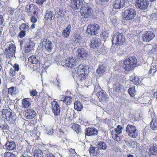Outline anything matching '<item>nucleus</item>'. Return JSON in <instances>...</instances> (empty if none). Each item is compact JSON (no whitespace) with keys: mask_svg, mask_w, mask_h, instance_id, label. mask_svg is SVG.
<instances>
[{"mask_svg":"<svg viewBox=\"0 0 157 157\" xmlns=\"http://www.w3.org/2000/svg\"><path fill=\"white\" fill-rule=\"evenodd\" d=\"M37 7L33 4H30L26 6L25 10L28 16H30V20L31 22L35 23L37 21L36 16L38 14Z\"/></svg>","mask_w":157,"mask_h":157,"instance_id":"obj_1","label":"nucleus"},{"mask_svg":"<svg viewBox=\"0 0 157 157\" xmlns=\"http://www.w3.org/2000/svg\"><path fill=\"white\" fill-rule=\"evenodd\" d=\"M137 59L134 56L127 58L123 62L122 67L126 71L132 70L136 67Z\"/></svg>","mask_w":157,"mask_h":157,"instance_id":"obj_2","label":"nucleus"},{"mask_svg":"<svg viewBox=\"0 0 157 157\" xmlns=\"http://www.w3.org/2000/svg\"><path fill=\"white\" fill-rule=\"evenodd\" d=\"M2 117L6 119L7 121L10 124L14 123L16 119V116L14 112L11 110L3 109L2 111Z\"/></svg>","mask_w":157,"mask_h":157,"instance_id":"obj_3","label":"nucleus"},{"mask_svg":"<svg viewBox=\"0 0 157 157\" xmlns=\"http://www.w3.org/2000/svg\"><path fill=\"white\" fill-rule=\"evenodd\" d=\"M93 10L89 6H82L80 10L81 16L83 18H88L91 17L93 14Z\"/></svg>","mask_w":157,"mask_h":157,"instance_id":"obj_4","label":"nucleus"},{"mask_svg":"<svg viewBox=\"0 0 157 157\" xmlns=\"http://www.w3.org/2000/svg\"><path fill=\"white\" fill-rule=\"evenodd\" d=\"M125 41V38L123 33L116 32L113 37L112 43L115 45H122Z\"/></svg>","mask_w":157,"mask_h":157,"instance_id":"obj_5","label":"nucleus"},{"mask_svg":"<svg viewBox=\"0 0 157 157\" xmlns=\"http://www.w3.org/2000/svg\"><path fill=\"white\" fill-rule=\"evenodd\" d=\"M122 127L120 125H118L117 128L111 131V135L113 139L116 141H119L121 140V134L122 133Z\"/></svg>","mask_w":157,"mask_h":157,"instance_id":"obj_6","label":"nucleus"},{"mask_svg":"<svg viewBox=\"0 0 157 157\" xmlns=\"http://www.w3.org/2000/svg\"><path fill=\"white\" fill-rule=\"evenodd\" d=\"M124 19L128 21H131L135 17L136 11L135 9L129 8L125 10L123 13Z\"/></svg>","mask_w":157,"mask_h":157,"instance_id":"obj_7","label":"nucleus"},{"mask_svg":"<svg viewBox=\"0 0 157 157\" xmlns=\"http://www.w3.org/2000/svg\"><path fill=\"white\" fill-rule=\"evenodd\" d=\"M100 28V26L97 24H90L87 26L86 32L90 36L95 35L98 33Z\"/></svg>","mask_w":157,"mask_h":157,"instance_id":"obj_8","label":"nucleus"},{"mask_svg":"<svg viewBox=\"0 0 157 157\" xmlns=\"http://www.w3.org/2000/svg\"><path fill=\"white\" fill-rule=\"evenodd\" d=\"M126 131L128 135L130 137L135 138L138 136V132L136 127L133 125L128 124L127 125Z\"/></svg>","mask_w":157,"mask_h":157,"instance_id":"obj_9","label":"nucleus"},{"mask_svg":"<svg viewBox=\"0 0 157 157\" xmlns=\"http://www.w3.org/2000/svg\"><path fill=\"white\" fill-rule=\"evenodd\" d=\"M155 36L153 32L150 31H145L142 34V40L144 42H148L153 40Z\"/></svg>","mask_w":157,"mask_h":157,"instance_id":"obj_10","label":"nucleus"},{"mask_svg":"<svg viewBox=\"0 0 157 157\" xmlns=\"http://www.w3.org/2000/svg\"><path fill=\"white\" fill-rule=\"evenodd\" d=\"M51 104L52 109L54 115L56 116H59L60 113V105L58 102L56 101V99H54Z\"/></svg>","mask_w":157,"mask_h":157,"instance_id":"obj_11","label":"nucleus"},{"mask_svg":"<svg viewBox=\"0 0 157 157\" xmlns=\"http://www.w3.org/2000/svg\"><path fill=\"white\" fill-rule=\"evenodd\" d=\"M42 43V47L48 52H51L53 48L52 41L46 38L44 39Z\"/></svg>","mask_w":157,"mask_h":157,"instance_id":"obj_12","label":"nucleus"},{"mask_svg":"<svg viewBox=\"0 0 157 157\" xmlns=\"http://www.w3.org/2000/svg\"><path fill=\"white\" fill-rule=\"evenodd\" d=\"M63 66L69 68H74L76 65L77 62L73 57H68L65 60L63 63Z\"/></svg>","mask_w":157,"mask_h":157,"instance_id":"obj_13","label":"nucleus"},{"mask_svg":"<svg viewBox=\"0 0 157 157\" xmlns=\"http://www.w3.org/2000/svg\"><path fill=\"white\" fill-rule=\"evenodd\" d=\"M148 4L147 0H137L136 2L135 6L137 8L144 10L147 8Z\"/></svg>","mask_w":157,"mask_h":157,"instance_id":"obj_14","label":"nucleus"},{"mask_svg":"<svg viewBox=\"0 0 157 157\" xmlns=\"http://www.w3.org/2000/svg\"><path fill=\"white\" fill-rule=\"evenodd\" d=\"M98 132L94 127H89L85 130V136H95L97 135Z\"/></svg>","mask_w":157,"mask_h":157,"instance_id":"obj_15","label":"nucleus"},{"mask_svg":"<svg viewBox=\"0 0 157 157\" xmlns=\"http://www.w3.org/2000/svg\"><path fill=\"white\" fill-rule=\"evenodd\" d=\"M125 3V0H114L113 2V8L116 9H119L123 8Z\"/></svg>","mask_w":157,"mask_h":157,"instance_id":"obj_16","label":"nucleus"},{"mask_svg":"<svg viewBox=\"0 0 157 157\" xmlns=\"http://www.w3.org/2000/svg\"><path fill=\"white\" fill-rule=\"evenodd\" d=\"M36 115V112L32 109H28L25 111V117L28 119L30 120L34 118Z\"/></svg>","mask_w":157,"mask_h":157,"instance_id":"obj_17","label":"nucleus"},{"mask_svg":"<svg viewBox=\"0 0 157 157\" xmlns=\"http://www.w3.org/2000/svg\"><path fill=\"white\" fill-rule=\"evenodd\" d=\"M33 45L30 40H29L25 42L24 47V51L26 53L30 52L33 50Z\"/></svg>","mask_w":157,"mask_h":157,"instance_id":"obj_18","label":"nucleus"},{"mask_svg":"<svg viewBox=\"0 0 157 157\" xmlns=\"http://www.w3.org/2000/svg\"><path fill=\"white\" fill-rule=\"evenodd\" d=\"M78 1H76L75 0L71 1L70 6L74 10L78 9L79 8L78 7H80V6H82L83 5L82 0H78Z\"/></svg>","mask_w":157,"mask_h":157,"instance_id":"obj_19","label":"nucleus"},{"mask_svg":"<svg viewBox=\"0 0 157 157\" xmlns=\"http://www.w3.org/2000/svg\"><path fill=\"white\" fill-rule=\"evenodd\" d=\"M76 54L78 58L83 59L86 57L87 53L84 48H80L77 49L76 52Z\"/></svg>","mask_w":157,"mask_h":157,"instance_id":"obj_20","label":"nucleus"},{"mask_svg":"<svg viewBox=\"0 0 157 157\" xmlns=\"http://www.w3.org/2000/svg\"><path fill=\"white\" fill-rule=\"evenodd\" d=\"M97 95L100 101L103 102L106 101L107 100V95L106 93L104 92V91L101 90V91L98 92Z\"/></svg>","mask_w":157,"mask_h":157,"instance_id":"obj_21","label":"nucleus"},{"mask_svg":"<svg viewBox=\"0 0 157 157\" xmlns=\"http://www.w3.org/2000/svg\"><path fill=\"white\" fill-rule=\"evenodd\" d=\"M72 97L71 96H65L63 95H61V101L63 102H65L67 105H69L72 103Z\"/></svg>","mask_w":157,"mask_h":157,"instance_id":"obj_22","label":"nucleus"},{"mask_svg":"<svg viewBox=\"0 0 157 157\" xmlns=\"http://www.w3.org/2000/svg\"><path fill=\"white\" fill-rule=\"evenodd\" d=\"M100 42L99 41L98 39L95 37L92 38L91 40L90 47L91 48L94 49L98 47H99V45L100 44Z\"/></svg>","mask_w":157,"mask_h":157,"instance_id":"obj_23","label":"nucleus"},{"mask_svg":"<svg viewBox=\"0 0 157 157\" xmlns=\"http://www.w3.org/2000/svg\"><path fill=\"white\" fill-rule=\"evenodd\" d=\"M31 105L30 99L29 98H23L22 101V106L24 108H26L29 107Z\"/></svg>","mask_w":157,"mask_h":157,"instance_id":"obj_24","label":"nucleus"},{"mask_svg":"<svg viewBox=\"0 0 157 157\" xmlns=\"http://www.w3.org/2000/svg\"><path fill=\"white\" fill-rule=\"evenodd\" d=\"M71 26L69 25L65 29H64L62 32V34L64 38H67L69 37L70 32L71 31Z\"/></svg>","mask_w":157,"mask_h":157,"instance_id":"obj_25","label":"nucleus"},{"mask_svg":"<svg viewBox=\"0 0 157 157\" xmlns=\"http://www.w3.org/2000/svg\"><path fill=\"white\" fill-rule=\"evenodd\" d=\"M5 146L6 148L9 151L13 150L16 147V144L13 141H7Z\"/></svg>","mask_w":157,"mask_h":157,"instance_id":"obj_26","label":"nucleus"},{"mask_svg":"<svg viewBox=\"0 0 157 157\" xmlns=\"http://www.w3.org/2000/svg\"><path fill=\"white\" fill-rule=\"evenodd\" d=\"M28 61L32 64H37L39 61L38 56L35 55L31 56L28 58Z\"/></svg>","mask_w":157,"mask_h":157,"instance_id":"obj_27","label":"nucleus"},{"mask_svg":"<svg viewBox=\"0 0 157 157\" xmlns=\"http://www.w3.org/2000/svg\"><path fill=\"white\" fill-rule=\"evenodd\" d=\"M106 71V67L104 66L103 64L99 65L98 67L97 70V73L100 75H102Z\"/></svg>","mask_w":157,"mask_h":157,"instance_id":"obj_28","label":"nucleus"},{"mask_svg":"<svg viewBox=\"0 0 157 157\" xmlns=\"http://www.w3.org/2000/svg\"><path fill=\"white\" fill-rule=\"evenodd\" d=\"M97 146L99 150H105L107 147V145L105 143L102 141H98Z\"/></svg>","mask_w":157,"mask_h":157,"instance_id":"obj_29","label":"nucleus"},{"mask_svg":"<svg viewBox=\"0 0 157 157\" xmlns=\"http://www.w3.org/2000/svg\"><path fill=\"white\" fill-rule=\"evenodd\" d=\"M78 74H84L85 73V71L86 70V67L84 65L82 64L80 65L76 68Z\"/></svg>","mask_w":157,"mask_h":157,"instance_id":"obj_30","label":"nucleus"},{"mask_svg":"<svg viewBox=\"0 0 157 157\" xmlns=\"http://www.w3.org/2000/svg\"><path fill=\"white\" fill-rule=\"evenodd\" d=\"M74 109L76 110L79 111L81 110L83 108L82 104L79 101H75L74 105Z\"/></svg>","mask_w":157,"mask_h":157,"instance_id":"obj_31","label":"nucleus"},{"mask_svg":"<svg viewBox=\"0 0 157 157\" xmlns=\"http://www.w3.org/2000/svg\"><path fill=\"white\" fill-rule=\"evenodd\" d=\"M130 80L133 82L136 85H139L141 83L139 78L136 76H132L130 78Z\"/></svg>","mask_w":157,"mask_h":157,"instance_id":"obj_32","label":"nucleus"},{"mask_svg":"<svg viewBox=\"0 0 157 157\" xmlns=\"http://www.w3.org/2000/svg\"><path fill=\"white\" fill-rule=\"evenodd\" d=\"M149 152L151 155H157V146L154 145L151 146L149 148Z\"/></svg>","mask_w":157,"mask_h":157,"instance_id":"obj_33","label":"nucleus"},{"mask_svg":"<svg viewBox=\"0 0 157 157\" xmlns=\"http://www.w3.org/2000/svg\"><path fill=\"white\" fill-rule=\"evenodd\" d=\"M72 128L74 130L77 134L80 133L81 132V126L77 124H73L72 126Z\"/></svg>","mask_w":157,"mask_h":157,"instance_id":"obj_34","label":"nucleus"},{"mask_svg":"<svg viewBox=\"0 0 157 157\" xmlns=\"http://www.w3.org/2000/svg\"><path fill=\"white\" fill-rule=\"evenodd\" d=\"M151 128L154 130L157 129V118H154L152 119L151 123Z\"/></svg>","mask_w":157,"mask_h":157,"instance_id":"obj_35","label":"nucleus"},{"mask_svg":"<svg viewBox=\"0 0 157 157\" xmlns=\"http://www.w3.org/2000/svg\"><path fill=\"white\" fill-rule=\"evenodd\" d=\"M4 53L6 55V57L7 58H10L13 57L14 55L15 52L13 51L12 49V51H10V50H7L6 49L4 52Z\"/></svg>","mask_w":157,"mask_h":157,"instance_id":"obj_36","label":"nucleus"},{"mask_svg":"<svg viewBox=\"0 0 157 157\" xmlns=\"http://www.w3.org/2000/svg\"><path fill=\"white\" fill-rule=\"evenodd\" d=\"M53 12L51 11L47 10L45 13V19L46 20L48 19L52 20L53 17Z\"/></svg>","mask_w":157,"mask_h":157,"instance_id":"obj_37","label":"nucleus"},{"mask_svg":"<svg viewBox=\"0 0 157 157\" xmlns=\"http://www.w3.org/2000/svg\"><path fill=\"white\" fill-rule=\"evenodd\" d=\"M43 33L44 31L42 29H38L36 32L35 37L37 39L41 38Z\"/></svg>","mask_w":157,"mask_h":157,"instance_id":"obj_38","label":"nucleus"},{"mask_svg":"<svg viewBox=\"0 0 157 157\" xmlns=\"http://www.w3.org/2000/svg\"><path fill=\"white\" fill-rule=\"evenodd\" d=\"M122 89V85L119 82L115 83L113 86V90L117 92H120Z\"/></svg>","mask_w":157,"mask_h":157,"instance_id":"obj_39","label":"nucleus"},{"mask_svg":"<svg viewBox=\"0 0 157 157\" xmlns=\"http://www.w3.org/2000/svg\"><path fill=\"white\" fill-rule=\"evenodd\" d=\"M81 36L78 34H75L73 38V40L75 43H79L81 42Z\"/></svg>","mask_w":157,"mask_h":157,"instance_id":"obj_40","label":"nucleus"},{"mask_svg":"<svg viewBox=\"0 0 157 157\" xmlns=\"http://www.w3.org/2000/svg\"><path fill=\"white\" fill-rule=\"evenodd\" d=\"M8 94L11 95H15L17 93L16 88L12 86L8 89Z\"/></svg>","mask_w":157,"mask_h":157,"instance_id":"obj_41","label":"nucleus"},{"mask_svg":"<svg viewBox=\"0 0 157 157\" xmlns=\"http://www.w3.org/2000/svg\"><path fill=\"white\" fill-rule=\"evenodd\" d=\"M128 93L131 97H134L136 93L135 87L132 86L128 90Z\"/></svg>","mask_w":157,"mask_h":157,"instance_id":"obj_42","label":"nucleus"},{"mask_svg":"<svg viewBox=\"0 0 157 157\" xmlns=\"http://www.w3.org/2000/svg\"><path fill=\"white\" fill-rule=\"evenodd\" d=\"M42 151L40 150L35 149L34 153V157H41L42 156Z\"/></svg>","mask_w":157,"mask_h":157,"instance_id":"obj_43","label":"nucleus"},{"mask_svg":"<svg viewBox=\"0 0 157 157\" xmlns=\"http://www.w3.org/2000/svg\"><path fill=\"white\" fill-rule=\"evenodd\" d=\"M0 127L3 130L4 132H7L9 130V127L7 124L5 122L3 124H0Z\"/></svg>","mask_w":157,"mask_h":157,"instance_id":"obj_44","label":"nucleus"},{"mask_svg":"<svg viewBox=\"0 0 157 157\" xmlns=\"http://www.w3.org/2000/svg\"><path fill=\"white\" fill-rule=\"evenodd\" d=\"M20 29L21 30H23L26 32V31H28L29 30V28L28 25L25 23H23L20 26Z\"/></svg>","mask_w":157,"mask_h":157,"instance_id":"obj_45","label":"nucleus"},{"mask_svg":"<svg viewBox=\"0 0 157 157\" xmlns=\"http://www.w3.org/2000/svg\"><path fill=\"white\" fill-rule=\"evenodd\" d=\"M16 10L11 8H9L7 11V14L11 16L16 15Z\"/></svg>","mask_w":157,"mask_h":157,"instance_id":"obj_46","label":"nucleus"},{"mask_svg":"<svg viewBox=\"0 0 157 157\" xmlns=\"http://www.w3.org/2000/svg\"><path fill=\"white\" fill-rule=\"evenodd\" d=\"M152 70H153L154 71L153 73H155L156 71H157V64H155V65H154L151 67L150 69L148 72L149 74H151Z\"/></svg>","mask_w":157,"mask_h":157,"instance_id":"obj_47","label":"nucleus"},{"mask_svg":"<svg viewBox=\"0 0 157 157\" xmlns=\"http://www.w3.org/2000/svg\"><path fill=\"white\" fill-rule=\"evenodd\" d=\"M6 49H7L8 50H10V51H12V49L13 51L15 52L16 50L15 45L12 43H11L10 44H9L8 48Z\"/></svg>","mask_w":157,"mask_h":157,"instance_id":"obj_48","label":"nucleus"},{"mask_svg":"<svg viewBox=\"0 0 157 157\" xmlns=\"http://www.w3.org/2000/svg\"><path fill=\"white\" fill-rule=\"evenodd\" d=\"M108 37V34L105 31L101 32L100 35V37L103 40H105Z\"/></svg>","mask_w":157,"mask_h":157,"instance_id":"obj_49","label":"nucleus"},{"mask_svg":"<svg viewBox=\"0 0 157 157\" xmlns=\"http://www.w3.org/2000/svg\"><path fill=\"white\" fill-rule=\"evenodd\" d=\"M67 131V130L64 126L61 127V128L59 129V132L61 135H64Z\"/></svg>","mask_w":157,"mask_h":157,"instance_id":"obj_50","label":"nucleus"},{"mask_svg":"<svg viewBox=\"0 0 157 157\" xmlns=\"http://www.w3.org/2000/svg\"><path fill=\"white\" fill-rule=\"evenodd\" d=\"M9 74L10 77L13 78L15 75V71L12 68H11L10 70Z\"/></svg>","mask_w":157,"mask_h":157,"instance_id":"obj_51","label":"nucleus"},{"mask_svg":"<svg viewBox=\"0 0 157 157\" xmlns=\"http://www.w3.org/2000/svg\"><path fill=\"white\" fill-rule=\"evenodd\" d=\"M5 157H16L13 153L8 152L5 154Z\"/></svg>","mask_w":157,"mask_h":157,"instance_id":"obj_52","label":"nucleus"},{"mask_svg":"<svg viewBox=\"0 0 157 157\" xmlns=\"http://www.w3.org/2000/svg\"><path fill=\"white\" fill-rule=\"evenodd\" d=\"M79 77V79L81 81L85 80L86 79V74H78Z\"/></svg>","mask_w":157,"mask_h":157,"instance_id":"obj_53","label":"nucleus"},{"mask_svg":"<svg viewBox=\"0 0 157 157\" xmlns=\"http://www.w3.org/2000/svg\"><path fill=\"white\" fill-rule=\"evenodd\" d=\"M26 34V32L21 30L19 33L18 36L20 38H23L25 36Z\"/></svg>","mask_w":157,"mask_h":157,"instance_id":"obj_54","label":"nucleus"},{"mask_svg":"<svg viewBox=\"0 0 157 157\" xmlns=\"http://www.w3.org/2000/svg\"><path fill=\"white\" fill-rule=\"evenodd\" d=\"M63 11L62 10H59V11L57 13V17L59 18L60 17H62L63 16V14L62 13V12Z\"/></svg>","mask_w":157,"mask_h":157,"instance_id":"obj_55","label":"nucleus"},{"mask_svg":"<svg viewBox=\"0 0 157 157\" xmlns=\"http://www.w3.org/2000/svg\"><path fill=\"white\" fill-rule=\"evenodd\" d=\"M96 147H91L89 150L90 154H95V149Z\"/></svg>","mask_w":157,"mask_h":157,"instance_id":"obj_56","label":"nucleus"},{"mask_svg":"<svg viewBox=\"0 0 157 157\" xmlns=\"http://www.w3.org/2000/svg\"><path fill=\"white\" fill-rule=\"evenodd\" d=\"M37 93L36 90L33 89L30 92V94L31 96H34L37 95Z\"/></svg>","mask_w":157,"mask_h":157,"instance_id":"obj_57","label":"nucleus"},{"mask_svg":"<svg viewBox=\"0 0 157 157\" xmlns=\"http://www.w3.org/2000/svg\"><path fill=\"white\" fill-rule=\"evenodd\" d=\"M46 0H36V2L39 5H42Z\"/></svg>","mask_w":157,"mask_h":157,"instance_id":"obj_58","label":"nucleus"},{"mask_svg":"<svg viewBox=\"0 0 157 157\" xmlns=\"http://www.w3.org/2000/svg\"><path fill=\"white\" fill-rule=\"evenodd\" d=\"M156 51H157V44H155V45L153 46L151 50V52L153 53Z\"/></svg>","mask_w":157,"mask_h":157,"instance_id":"obj_59","label":"nucleus"},{"mask_svg":"<svg viewBox=\"0 0 157 157\" xmlns=\"http://www.w3.org/2000/svg\"><path fill=\"white\" fill-rule=\"evenodd\" d=\"M10 33L12 36H14L16 35V33L15 30L13 29H10Z\"/></svg>","mask_w":157,"mask_h":157,"instance_id":"obj_60","label":"nucleus"},{"mask_svg":"<svg viewBox=\"0 0 157 157\" xmlns=\"http://www.w3.org/2000/svg\"><path fill=\"white\" fill-rule=\"evenodd\" d=\"M13 68L14 69V71H18L19 70V66L18 64L16 63H15L14 64Z\"/></svg>","mask_w":157,"mask_h":157,"instance_id":"obj_61","label":"nucleus"},{"mask_svg":"<svg viewBox=\"0 0 157 157\" xmlns=\"http://www.w3.org/2000/svg\"><path fill=\"white\" fill-rule=\"evenodd\" d=\"M4 21V19L3 16L0 14V25H2Z\"/></svg>","mask_w":157,"mask_h":157,"instance_id":"obj_62","label":"nucleus"},{"mask_svg":"<svg viewBox=\"0 0 157 157\" xmlns=\"http://www.w3.org/2000/svg\"><path fill=\"white\" fill-rule=\"evenodd\" d=\"M45 157H55L52 154H49L46 155Z\"/></svg>","mask_w":157,"mask_h":157,"instance_id":"obj_63","label":"nucleus"},{"mask_svg":"<svg viewBox=\"0 0 157 157\" xmlns=\"http://www.w3.org/2000/svg\"><path fill=\"white\" fill-rule=\"evenodd\" d=\"M153 96L155 98L157 99V91L154 93Z\"/></svg>","mask_w":157,"mask_h":157,"instance_id":"obj_64","label":"nucleus"}]
</instances>
